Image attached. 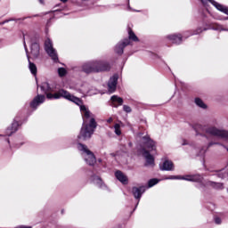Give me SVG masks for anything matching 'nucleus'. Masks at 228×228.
I'll return each instance as SVG.
<instances>
[{
    "instance_id": "obj_1",
    "label": "nucleus",
    "mask_w": 228,
    "mask_h": 228,
    "mask_svg": "<svg viewBox=\"0 0 228 228\" xmlns=\"http://www.w3.org/2000/svg\"><path fill=\"white\" fill-rule=\"evenodd\" d=\"M46 97L47 99H60V97H64V99H68V101H71L72 102H75V104H77V106H80V110L84 116V123L78 138L80 140H90V138H92L94 131H95V128L97 127V122H95V118H94L90 110L83 105V102H81L79 98L70 94V93L65 90H61L54 94H47Z\"/></svg>"
},
{
    "instance_id": "obj_2",
    "label": "nucleus",
    "mask_w": 228,
    "mask_h": 228,
    "mask_svg": "<svg viewBox=\"0 0 228 228\" xmlns=\"http://www.w3.org/2000/svg\"><path fill=\"white\" fill-rule=\"evenodd\" d=\"M143 148L140 151V153L146 159L147 165H154V157L149 153V151H156V144L151 138L144 136L142 137Z\"/></svg>"
},
{
    "instance_id": "obj_3",
    "label": "nucleus",
    "mask_w": 228,
    "mask_h": 228,
    "mask_svg": "<svg viewBox=\"0 0 228 228\" xmlns=\"http://www.w3.org/2000/svg\"><path fill=\"white\" fill-rule=\"evenodd\" d=\"M77 149L82 152V156L87 165L94 166L95 163H97L95 155H94V152L89 151L88 147H86L85 144L79 143Z\"/></svg>"
},
{
    "instance_id": "obj_4",
    "label": "nucleus",
    "mask_w": 228,
    "mask_h": 228,
    "mask_svg": "<svg viewBox=\"0 0 228 228\" xmlns=\"http://www.w3.org/2000/svg\"><path fill=\"white\" fill-rule=\"evenodd\" d=\"M45 49L47 54L54 61H58V53L54 47H53V42L51 39H46L45 42Z\"/></svg>"
},
{
    "instance_id": "obj_5",
    "label": "nucleus",
    "mask_w": 228,
    "mask_h": 228,
    "mask_svg": "<svg viewBox=\"0 0 228 228\" xmlns=\"http://www.w3.org/2000/svg\"><path fill=\"white\" fill-rule=\"evenodd\" d=\"M94 72H108L111 66L108 62L94 61Z\"/></svg>"
},
{
    "instance_id": "obj_6",
    "label": "nucleus",
    "mask_w": 228,
    "mask_h": 228,
    "mask_svg": "<svg viewBox=\"0 0 228 228\" xmlns=\"http://www.w3.org/2000/svg\"><path fill=\"white\" fill-rule=\"evenodd\" d=\"M44 101H45V96L37 95L30 102V107L33 108L34 110H37V108H38V105L42 104V102H44Z\"/></svg>"
},
{
    "instance_id": "obj_7",
    "label": "nucleus",
    "mask_w": 228,
    "mask_h": 228,
    "mask_svg": "<svg viewBox=\"0 0 228 228\" xmlns=\"http://www.w3.org/2000/svg\"><path fill=\"white\" fill-rule=\"evenodd\" d=\"M169 179H183V181H200V176L199 175H185V176H171Z\"/></svg>"
},
{
    "instance_id": "obj_8",
    "label": "nucleus",
    "mask_w": 228,
    "mask_h": 228,
    "mask_svg": "<svg viewBox=\"0 0 228 228\" xmlns=\"http://www.w3.org/2000/svg\"><path fill=\"white\" fill-rule=\"evenodd\" d=\"M208 1H210L214 6H216V9L219 10V12H223L224 13H226L228 15V9L226 7H224V5L213 1V0H201V3H208Z\"/></svg>"
},
{
    "instance_id": "obj_9",
    "label": "nucleus",
    "mask_w": 228,
    "mask_h": 228,
    "mask_svg": "<svg viewBox=\"0 0 228 228\" xmlns=\"http://www.w3.org/2000/svg\"><path fill=\"white\" fill-rule=\"evenodd\" d=\"M82 70L86 72V74H92V72H94V61L85 63L82 66Z\"/></svg>"
},
{
    "instance_id": "obj_10",
    "label": "nucleus",
    "mask_w": 228,
    "mask_h": 228,
    "mask_svg": "<svg viewBox=\"0 0 228 228\" xmlns=\"http://www.w3.org/2000/svg\"><path fill=\"white\" fill-rule=\"evenodd\" d=\"M115 175L119 183H122V184H127L128 179L127 176L124 175V173H122L121 171H117L115 173Z\"/></svg>"
},
{
    "instance_id": "obj_11",
    "label": "nucleus",
    "mask_w": 228,
    "mask_h": 228,
    "mask_svg": "<svg viewBox=\"0 0 228 228\" xmlns=\"http://www.w3.org/2000/svg\"><path fill=\"white\" fill-rule=\"evenodd\" d=\"M132 191L134 199H140L142 197V194L145 192V187H134Z\"/></svg>"
},
{
    "instance_id": "obj_12",
    "label": "nucleus",
    "mask_w": 228,
    "mask_h": 228,
    "mask_svg": "<svg viewBox=\"0 0 228 228\" xmlns=\"http://www.w3.org/2000/svg\"><path fill=\"white\" fill-rule=\"evenodd\" d=\"M126 45H129V40L127 39L118 44L116 46V53H118V54H122V53H124V47Z\"/></svg>"
},
{
    "instance_id": "obj_13",
    "label": "nucleus",
    "mask_w": 228,
    "mask_h": 228,
    "mask_svg": "<svg viewBox=\"0 0 228 228\" xmlns=\"http://www.w3.org/2000/svg\"><path fill=\"white\" fill-rule=\"evenodd\" d=\"M109 92L113 93L117 90V77H113L110 79L109 84Z\"/></svg>"
},
{
    "instance_id": "obj_14",
    "label": "nucleus",
    "mask_w": 228,
    "mask_h": 228,
    "mask_svg": "<svg viewBox=\"0 0 228 228\" xmlns=\"http://www.w3.org/2000/svg\"><path fill=\"white\" fill-rule=\"evenodd\" d=\"M160 170H174V163L170 160H165L162 166L160 167Z\"/></svg>"
},
{
    "instance_id": "obj_15",
    "label": "nucleus",
    "mask_w": 228,
    "mask_h": 228,
    "mask_svg": "<svg viewBox=\"0 0 228 228\" xmlns=\"http://www.w3.org/2000/svg\"><path fill=\"white\" fill-rule=\"evenodd\" d=\"M31 54L34 58H38V54H40V45L33 44L31 45Z\"/></svg>"
},
{
    "instance_id": "obj_16",
    "label": "nucleus",
    "mask_w": 228,
    "mask_h": 228,
    "mask_svg": "<svg viewBox=\"0 0 228 228\" xmlns=\"http://www.w3.org/2000/svg\"><path fill=\"white\" fill-rule=\"evenodd\" d=\"M206 133H208V134H212L213 136H219L220 130H218V128L211 126L206 129Z\"/></svg>"
},
{
    "instance_id": "obj_17",
    "label": "nucleus",
    "mask_w": 228,
    "mask_h": 228,
    "mask_svg": "<svg viewBox=\"0 0 228 228\" xmlns=\"http://www.w3.org/2000/svg\"><path fill=\"white\" fill-rule=\"evenodd\" d=\"M28 69H29L31 74H33V76H37V65H35V63L29 61V59H28Z\"/></svg>"
},
{
    "instance_id": "obj_18",
    "label": "nucleus",
    "mask_w": 228,
    "mask_h": 228,
    "mask_svg": "<svg viewBox=\"0 0 228 228\" xmlns=\"http://www.w3.org/2000/svg\"><path fill=\"white\" fill-rule=\"evenodd\" d=\"M194 102L196 105L199 106V108H202L203 110H206L208 108V105L204 103V102L200 98H195Z\"/></svg>"
},
{
    "instance_id": "obj_19",
    "label": "nucleus",
    "mask_w": 228,
    "mask_h": 228,
    "mask_svg": "<svg viewBox=\"0 0 228 228\" xmlns=\"http://www.w3.org/2000/svg\"><path fill=\"white\" fill-rule=\"evenodd\" d=\"M111 101H112L114 106H117V105H115V102H118V104H119V105H122V102H124V100H122L121 97H118L117 95H113L111 97Z\"/></svg>"
},
{
    "instance_id": "obj_20",
    "label": "nucleus",
    "mask_w": 228,
    "mask_h": 228,
    "mask_svg": "<svg viewBox=\"0 0 228 228\" xmlns=\"http://www.w3.org/2000/svg\"><path fill=\"white\" fill-rule=\"evenodd\" d=\"M170 40H173L175 44H181L182 37L181 36L172 35L169 36Z\"/></svg>"
},
{
    "instance_id": "obj_21",
    "label": "nucleus",
    "mask_w": 228,
    "mask_h": 228,
    "mask_svg": "<svg viewBox=\"0 0 228 228\" xmlns=\"http://www.w3.org/2000/svg\"><path fill=\"white\" fill-rule=\"evenodd\" d=\"M221 138H224V140H228V131L226 130H219V135Z\"/></svg>"
},
{
    "instance_id": "obj_22",
    "label": "nucleus",
    "mask_w": 228,
    "mask_h": 228,
    "mask_svg": "<svg viewBox=\"0 0 228 228\" xmlns=\"http://www.w3.org/2000/svg\"><path fill=\"white\" fill-rule=\"evenodd\" d=\"M114 129H115V134L118 135V136H120L122 134V132L120 131V125L119 124H116L114 126Z\"/></svg>"
},
{
    "instance_id": "obj_23",
    "label": "nucleus",
    "mask_w": 228,
    "mask_h": 228,
    "mask_svg": "<svg viewBox=\"0 0 228 228\" xmlns=\"http://www.w3.org/2000/svg\"><path fill=\"white\" fill-rule=\"evenodd\" d=\"M159 181L156 178H153L148 182L149 188H152V186H155V184H158Z\"/></svg>"
},
{
    "instance_id": "obj_24",
    "label": "nucleus",
    "mask_w": 228,
    "mask_h": 228,
    "mask_svg": "<svg viewBox=\"0 0 228 228\" xmlns=\"http://www.w3.org/2000/svg\"><path fill=\"white\" fill-rule=\"evenodd\" d=\"M129 38L130 40H134V42H138V37H136V35H134V32L133 31H129Z\"/></svg>"
},
{
    "instance_id": "obj_25",
    "label": "nucleus",
    "mask_w": 228,
    "mask_h": 228,
    "mask_svg": "<svg viewBox=\"0 0 228 228\" xmlns=\"http://www.w3.org/2000/svg\"><path fill=\"white\" fill-rule=\"evenodd\" d=\"M58 74L61 77H63V76L67 74V69H65L64 68H60L58 69Z\"/></svg>"
},
{
    "instance_id": "obj_26",
    "label": "nucleus",
    "mask_w": 228,
    "mask_h": 228,
    "mask_svg": "<svg viewBox=\"0 0 228 228\" xmlns=\"http://www.w3.org/2000/svg\"><path fill=\"white\" fill-rule=\"evenodd\" d=\"M41 88H42L43 90H45V92H49V90H51V87L49 86V83H47V82H45V83L42 85Z\"/></svg>"
},
{
    "instance_id": "obj_27",
    "label": "nucleus",
    "mask_w": 228,
    "mask_h": 228,
    "mask_svg": "<svg viewBox=\"0 0 228 228\" xmlns=\"http://www.w3.org/2000/svg\"><path fill=\"white\" fill-rule=\"evenodd\" d=\"M94 184H98L99 186H101V184H102V180H101V179L99 178V176H96V177H94Z\"/></svg>"
},
{
    "instance_id": "obj_28",
    "label": "nucleus",
    "mask_w": 228,
    "mask_h": 228,
    "mask_svg": "<svg viewBox=\"0 0 228 228\" xmlns=\"http://www.w3.org/2000/svg\"><path fill=\"white\" fill-rule=\"evenodd\" d=\"M123 109H124V111H126V113H131V107L127 105H124Z\"/></svg>"
},
{
    "instance_id": "obj_29",
    "label": "nucleus",
    "mask_w": 228,
    "mask_h": 228,
    "mask_svg": "<svg viewBox=\"0 0 228 228\" xmlns=\"http://www.w3.org/2000/svg\"><path fill=\"white\" fill-rule=\"evenodd\" d=\"M215 222L216 224H222V219H220V217H216Z\"/></svg>"
},
{
    "instance_id": "obj_30",
    "label": "nucleus",
    "mask_w": 228,
    "mask_h": 228,
    "mask_svg": "<svg viewBox=\"0 0 228 228\" xmlns=\"http://www.w3.org/2000/svg\"><path fill=\"white\" fill-rule=\"evenodd\" d=\"M107 122H109V124H111V122H113V118H110L109 119H107Z\"/></svg>"
},
{
    "instance_id": "obj_31",
    "label": "nucleus",
    "mask_w": 228,
    "mask_h": 228,
    "mask_svg": "<svg viewBox=\"0 0 228 228\" xmlns=\"http://www.w3.org/2000/svg\"><path fill=\"white\" fill-rule=\"evenodd\" d=\"M62 3H67V0H61Z\"/></svg>"
},
{
    "instance_id": "obj_32",
    "label": "nucleus",
    "mask_w": 228,
    "mask_h": 228,
    "mask_svg": "<svg viewBox=\"0 0 228 228\" xmlns=\"http://www.w3.org/2000/svg\"><path fill=\"white\" fill-rule=\"evenodd\" d=\"M13 131H17V128H15Z\"/></svg>"
},
{
    "instance_id": "obj_33",
    "label": "nucleus",
    "mask_w": 228,
    "mask_h": 228,
    "mask_svg": "<svg viewBox=\"0 0 228 228\" xmlns=\"http://www.w3.org/2000/svg\"><path fill=\"white\" fill-rule=\"evenodd\" d=\"M13 126H17V124H13Z\"/></svg>"
},
{
    "instance_id": "obj_34",
    "label": "nucleus",
    "mask_w": 228,
    "mask_h": 228,
    "mask_svg": "<svg viewBox=\"0 0 228 228\" xmlns=\"http://www.w3.org/2000/svg\"><path fill=\"white\" fill-rule=\"evenodd\" d=\"M40 1V3H42V0H39Z\"/></svg>"
}]
</instances>
